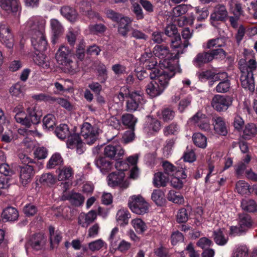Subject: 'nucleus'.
Wrapping results in <instances>:
<instances>
[{
	"mask_svg": "<svg viewBox=\"0 0 257 257\" xmlns=\"http://www.w3.org/2000/svg\"><path fill=\"white\" fill-rule=\"evenodd\" d=\"M213 235L215 242L218 245H224L228 241V238L224 236L221 229L215 231Z\"/></svg>",
	"mask_w": 257,
	"mask_h": 257,
	"instance_id": "5fc2aeb1",
	"label": "nucleus"
},
{
	"mask_svg": "<svg viewBox=\"0 0 257 257\" xmlns=\"http://www.w3.org/2000/svg\"><path fill=\"white\" fill-rule=\"evenodd\" d=\"M167 199L174 203L182 204L184 203V199L182 195L177 194L174 190H170L167 196Z\"/></svg>",
	"mask_w": 257,
	"mask_h": 257,
	"instance_id": "de8ad7c7",
	"label": "nucleus"
},
{
	"mask_svg": "<svg viewBox=\"0 0 257 257\" xmlns=\"http://www.w3.org/2000/svg\"><path fill=\"white\" fill-rule=\"evenodd\" d=\"M107 184L112 188L118 187L121 190L127 188L130 185L128 181L125 178L123 172H114L107 177Z\"/></svg>",
	"mask_w": 257,
	"mask_h": 257,
	"instance_id": "0eeeda50",
	"label": "nucleus"
},
{
	"mask_svg": "<svg viewBox=\"0 0 257 257\" xmlns=\"http://www.w3.org/2000/svg\"><path fill=\"white\" fill-rule=\"evenodd\" d=\"M227 11L224 6L217 5L211 14L210 19L214 21H223L227 16Z\"/></svg>",
	"mask_w": 257,
	"mask_h": 257,
	"instance_id": "5701e85b",
	"label": "nucleus"
},
{
	"mask_svg": "<svg viewBox=\"0 0 257 257\" xmlns=\"http://www.w3.org/2000/svg\"><path fill=\"white\" fill-rule=\"evenodd\" d=\"M16 121L26 126L29 127V121H28L27 114L25 112H20L16 114L15 116Z\"/></svg>",
	"mask_w": 257,
	"mask_h": 257,
	"instance_id": "e2e57ef3",
	"label": "nucleus"
},
{
	"mask_svg": "<svg viewBox=\"0 0 257 257\" xmlns=\"http://www.w3.org/2000/svg\"><path fill=\"white\" fill-rule=\"evenodd\" d=\"M124 151L122 147L117 143H113L106 146L104 149V155L111 159L119 158L123 156Z\"/></svg>",
	"mask_w": 257,
	"mask_h": 257,
	"instance_id": "ddd939ff",
	"label": "nucleus"
},
{
	"mask_svg": "<svg viewBox=\"0 0 257 257\" xmlns=\"http://www.w3.org/2000/svg\"><path fill=\"white\" fill-rule=\"evenodd\" d=\"M128 205L134 213L139 215L145 214L149 209V204L140 195H134L130 197Z\"/></svg>",
	"mask_w": 257,
	"mask_h": 257,
	"instance_id": "39448f33",
	"label": "nucleus"
},
{
	"mask_svg": "<svg viewBox=\"0 0 257 257\" xmlns=\"http://www.w3.org/2000/svg\"><path fill=\"white\" fill-rule=\"evenodd\" d=\"M197 76L201 81H205L210 79H214L215 80H223L228 77L227 74L225 72L216 74L210 70L198 72Z\"/></svg>",
	"mask_w": 257,
	"mask_h": 257,
	"instance_id": "4468645a",
	"label": "nucleus"
},
{
	"mask_svg": "<svg viewBox=\"0 0 257 257\" xmlns=\"http://www.w3.org/2000/svg\"><path fill=\"white\" fill-rule=\"evenodd\" d=\"M104 246H106V244L101 239H97L88 244L89 249L92 251L99 250Z\"/></svg>",
	"mask_w": 257,
	"mask_h": 257,
	"instance_id": "052dcab7",
	"label": "nucleus"
},
{
	"mask_svg": "<svg viewBox=\"0 0 257 257\" xmlns=\"http://www.w3.org/2000/svg\"><path fill=\"white\" fill-rule=\"evenodd\" d=\"M241 72L240 82L242 87L252 91L254 89V82L253 71L256 68V62L254 59H250L247 63L245 60L241 59L238 62Z\"/></svg>",
	"mask_w": 257,
	"mask_h": 257,
	"instance_id": "f03ea898",
	"label": "nucleus"
},
{
	"mask_svg": "<svg viewBox=\"0 0 257 257\" xmlns=\"http://www.w3.org/2000/svg\"><path fill=\"white\" fill-rule=\"evenodd\" d=\"M179 126L176 123H172L164 128V134L165 136L176 135L179 131Z\"/></svg>",
	"mask_w": 257,
	"mask_h": 257,
	"instance_id": "680f3d73",
	"label": "nucleus"
},
{
	"mask_svg": "<svg viewBox=\"0 0 257 257\" xmlns=\"http://www.w3.org/2000/svg\"><path fill=\"white\" fill-rule=\"evenodd\" d=\"M186 177V175L185 173V170L182 169L181 172H180V176H178L177 175H175L172 176L171 180V186L176 189H180L182 187L183 183L180 179H185Z\"/></svg>",
	"mask_w": 257,
	"mask_h": 257,
	"instance_id": "ea45409f",
	"label": "nucleus"
},
{
	"mask_svg": "<svg viewBox=\"0 0 257 257\" xmlns=\"http://www.w3.org/2000/svg\"><path fill=\"white\" fill-rule=\"evenodd\" d=\"M194 144L199 148H205L207 145V139L200 133H195L192 137Z\"/></svg>",
	"mask_w": 257,
	"mask_h": 257,
	"instance_id": "a18cd8bd",
	"label": "nucleus"
},
{
	"mask_svg": "<svg viewBox=\"0 0 257 257\" xmlns=\"http://www.w3.org/2000/svg\"><path fill=\"white\" fill-rule=\"evenodd\" d=\"M25 91V86L19 82L12 86L10 90V92L13 96L18 97L23 96Z\"/></svg>",
	"mask_w": 257,
	"mask_h": 257,
	"instance_id": "49530a36",
	"label": "nucleus"
},
{
	"mask_svg": "<svg viewBox=\"0 0 257 257\" xmlns=\"http://www.w3.org/2000/svg\"><path fill=\"white\" fill-rule=\"evenodd\" d=\"M256 127L254 123L246 124L243 131L242 137L245 139H250L256 134Z\"/></svg>",
	"mask_w": 257,
	"mask_h": 257,
	"instance_id": "79ce46f5",
	"label": "nucleus"
},
{
	"mask_svg": "<svg viewBox=\"0 0 257 257\" xmlns=\"http://www.w3.org/2000/svg\"><path fill=\"white\" fill-rule=\"evenodd\" d=\"M188 10V7L186 5H180L175 7L171 13L173 17H179L185 14Z\"/></svg>",
	"mask_w": 257,
	"mask_h": 257,
	"instance_id": "13d9d810",
	"label": "nucleus"
},
{
	"mask_svg": "<svg viewBox=\"0 0 257 257\" xmlns=\"http://www.w3.org/2000/svg\"><path fill=\"white\" fill-rule=\"evenodd\" d=\"M143 94L141 91H134L129 94V98L126 102L128 111L133 112L137 110L139 104L143 100Z\"/></svg>",
	"mask_w": 257,
	"mask_h": 257,
	"instance_id": "f8f14e48",
	"label": "nucleus"
},
{
	"mask_svg": "<svg viewBox=\"0 0 257 257\" xmlns=\"http://www.w3.org/2000/svg\"><path fill=\"white\" fill-rule=\"evenodd\" d=\"M129 213L124 209H120L118 210L116 213V219L120 224H126L127 219L129 218Z\"/></svg>",
	"mask_w": 257,
	"mask_h": 257,
	"instance_id": "4d7b16f0",
	"label": "nucleus"
},
{
	"mask_svg": "<svg viewBox=\"0 0 257 257\" xmlns=\"http://www.w3.org/2000/svg\"><path fill=\"white\" fill-rule=\"evenodd\" d=\"M34 175V172L33 166L27 165L21 167L20 178L21 183L23 185H26L30 182Z\"/></svg>",
	"mask_w": 257,
	"mask_h": 257,
	"instance_id": "a211bd4d",
	"label": "nucleus"
},
{
	"mask_svg": "<svg viewBox=\"0 0 257 257\" xmlns=\"http://www.w3.org/2000/svg\"><path fill=\"white\" fill-rule=\"evenodd\" d=\"M99 131L97 125H92L90 123L85 122L81 126L80 134L85 143L90 145L97 139Z\"/></svg>",
	"mask_w": 257,
	"mask_h": 257,
	"instance_id": "423d86ee",
	"label": "nucleus"
},
{
	"mask_svg": "<svg viewBox=\"0 0 257 257\" xmlns=\"http://www.w3.org/2000/svg\"><path fill=\"white\" fill-rule=\"evenodd\" d=\"M154 55L160 59V65L161 67L172 69V66L179 65L178 61L174 59H170L171 55L168 48L164 45H156L153 49Z\"/></svg>",
	"mask_w": 257,
	"mask_h": 257,
	"instance_id": "20e7f679",
	"label": "nucleus"
},
{
	"mask_svg": "<svg viewBox=\"0 0 257 257\" xmlns=\"http://www.w3.org/2000/svg\"><path fill=\"white\" fill-rule=\"evenodd\" d=\"M40 183L48 186L53 185L56 182V178L54 175L51 173L43 174L40 179Z\"/></svg>",
	"mask_w": 257,
	"mask_h": 257,
	"instance_id": "6e6d98bb",
	"label": "nucleus"
},
{
	"mask_svg": "<svg viewBox=\"0 0 257 257\" xmlns=\"http://www.w3.org/2000/svg\"><path fill=\"white\" fill-rule=\"evenodd\" d=\"M206 118V115L205 114H203L200 111H198L190 120L191 122L197 125L203 120H205Z\"/></svg>",
	"mask_w": 257,
	"mask_h": 257,
	"instance_id": "774afa93",
	"label": "nucleus"
},
{
	"mask_svg": "<svg viewBox=\"0 0 257 257\" xmlns=\"http://www.w3.org/2000/svg\"><path fill=\"white\" fill-rule=\"evenodd\" d=\"M50 239L51 243V248L54 249L58 246L62 238V233L58 231H55L52 226H50L49 228Z\"/></svg>",
	"mask_w": 257,
	"mask_h": 257,
	"instance_id": "c756f323",
	"label": "nucleus"
},
{
	"mask_svg": "<svg viewBox=\"0 0 257 257\" xmlns=\"http://www.w3.org/2000/svg\"><path fill=\"white\" fill-rule=\"evenodd\" d=\"M27 106V112L28 121H29V127L32 124H36L39 123L41 117L42 115V111L39 109L36 104L29 103H26Z\"/></svg>",
	"mask_w": 257,
	"mask_h": 257,
	"instance_id": "1a4fd4ad",
	"label": "nucleus"
},
{
	"mask_svg": "<svg viewBox=\"0 0 257 257\" xmlns=\"http://www.w3.org/2000/svg\"><path fill=\"white\" fill-rule=\"evenodd\" d=\"M43 127L44 129L50 131L54 129L56 124V118L54 115L49 114L46 115L43 119Z\"/></svg>",
	"mask_w": 257,
	"mask_h": 257,
	"instance_id": "58836bf2",
	"label": "nucleus"
},
{
	"mask_svg": "<svg viewBox=\"0 0 257 257\" xmlns=\"http://www.w3.org/2000/svg\"><path fill=\"white\" fill-rule=\"evenodd\" d=\"M212 60V56L210 51L198 53L193 60L194 64L200 67L202 64L208 63Z\"/></svg>",
	"mask_w": 257,
	"mask_h": 257,
	"instance_id": "bb28decb",
	"label": "nucleus"
},
{
	"mask_svg": "<svg viewBox=\"0 0 257 257\" xmlns=\"http://www.w3.org/2000/svg\"><path fill=\"white\" fill-rule=\"evenodd\" d=\"M132 11L135 14L137 20H142L144 18V13L141 6L138 4V3H134L132 4Z\"/></svg>",
	"mask_w": 257,
	"mask_h": 257,
	"instance_id": "338daca9",
	"label": "nucleus"
},
{
	"mask_svg": "<svg viewBox=\"0 0 257 257\" xmlns=\"http://www.w3.org/2000/svg\"><path fill=\"white\" fill-rule=\"evenodd\" d=\"M189 43L188 40H185L182 44L180 35L172 38L171 40V46L172 49L176 50V53L174 56L175 59H178L179 55L184 52V49L186 48Z\"/></svg>",
	"mask_w": 257,
	"mask_h": 257,
	"instance_id": "2eb2a0df",
	"label": "nucleus"
},
{
	"mask_svg": "<svg viewBox=\"0 0 257 257\" xmlns=\"http://www.w3.org/2000/svg\"><path fill=\"white\" fill-rule=\"evenodd\" d=\"M73 172L71 167H64L59 170L58 179L59 181L69 180L73 176Z\"/></svg>",
	"mask_w": 257,
	"mask_h": 257,
	"instance_id": "c03bdc74",
	"label": "nucleus"
},
{
	"mask_svg": "<svg viewBox=\"0 0 257 257\" xmlns=\"http://www.w3.org/2000/svg\"><path fill=\"white\" fill-rule=\"evenodd\" d=\"M132 20L127 17H123L118 21V32L123 36H126L129 31V27L132 23Z\"/></svg>",
	"mask_w": 257,
	"mask_h": 257,
	"instance_id": "cd10ccee",
	"label": "nucleus"
},
{
	"mask_svg": "<svg viewBox=\"0 0 257 257\" xmlns=\"http://www.w3.org/2000/svg\"><path fill=\"white\" fill-rule=\"evenodd\" d=\"M122 121L124 125H126L131 129H133L137 119L131 114H125L121 117Z\"/></svg>",
	"mask_w": 257,
	"mask_h": 257,
	"instance_id": "3c124183",
	"label": "nucleus"
},
{
	"mask_svg": "<svg viewBox=\"0 0 257 257\" xmlns=\"http://www.w3.org/2000/svg\"><path fill=\"white\" fill-rule=\"evenodd\" d=\"M164 68L165 70L162 71L155 69L150 72V76L151 79L155 80L159 86L165 90L169 85L170 79L176 73H180L181 69L179 65L172 66V69Z\"/></svg>",
	"mask_w": 257,
	"mask_h": 257,
	"instance_id": "7ed1b4c3",
	"label": "nucleus"
},
{
	"mask_svg": "<svg viewBox=\"0 0 257 257\" xmlns=\"http://www.w3.org/2000/svg\"><path fill=\"white\" fill-rule=\"evenodd\" d=\"M50 25L55 36H58L63 33L64 28L61 23L57 19H52L50 20Z\"/></svg>",
	"mask_w": 257,
	"mask_h": 257,
	"instance_id": "8fccbe9b",
	"label": "nucleus"
},
{
	"mask_svg": "<svg viewBox=\"0 0 257 257\" xmlns=\"http://www.w3.org/2000/svg\"><path fill=\"white\" fill-rule=\"evenodd\" d=\"M55 133L58 138L61 140L66 139L70 135L69 127L66 124H60L56 128Z\"/></svg>",
	"mask_w": 257,
	"mask_h": 257,
	"instance_id": "a19ab883",
	"label": "nucleus"
},
{
	"mask_svg": "<svg viewBox=\"0 0 257 257\" xmlns=\"http://www.w3.org/2000/svg\"><path fill=\"white\" fill-rule=\"evenodd\" d=\"M63 163V159L61 155L58 153H55L53 154L47 163L46 167L48 169H51L55 168L56 166H60Z\"/></svg>",
	"mask_w": 257,
	"mask_h": 257,
	"instance_id": "72a5a7b5",
	"label": "nucleus"
},
{
	"mask_svg": "<svg viewBox=\"0 0 257 257\" xmlns=\"http://www.w3.org/2000/svg\"><path fill=\"white\" fill-rule=\"evenodd\" d=\"M97 218L96 211L91 210L87 213H81L78 217V224L82 227L87 228L93 223Z\"/></svg>",
	"mask_w": 257,
	"mask_h": 257,
	"instance_id": "dca6fc26",
	"label": "nucleus"
},
{
	"mask_svg": "<svg viewBox=\"0 0 257 257\" xmlns=\"http://www.w3.org/2000/svg\"><path fill=\"white\" fill-rule=\"evenodd\" d=\"M66 199L72 205L79 206L83 204L85 198L80 193L71 192L66 196Z\"/></svg>",
	"mask_w": 257,
	"mask_h": 257,
	"instance_id": "2f4dec72",
	"label": "nucleus"
},
{
	"mask_svg": "<svg viewBox=\"0 0 257 257\" xmlns=\"http://www.w3.org/2000/svg\"><path fill=\"white\" fill-rule=\"evenodd\" d=\"M233 99L228 95H215L211 100V105L217 112H224L232 105Z\"/></svg>",
	"mask_w": 257,
	"mask_h": 257,
	"instance_id": "6e6552de",
	"label": "nucleus"
},
{
	"mask_svg": "<svg viewBox=\"0 0 257 257\" xmlns=\"http://www.w3.org/2000/svg\"><path fill=\"white\" fill-rule=\"evenodd\" d=\"M169 177L164 173L158 172L154 175L153 184L156 187H165L169 181Z\"/></svg>",
	"mask_w": 257,
	"mask_h": 257,
	"instance_id": "7c9ffc66",
	"label": "nucleus"
},
{
	"mask_svg": "<svg viewBox=\"0 0 257 257\" xmlns=\"http://www.w3.org/2000/svg\"><path fill=\"white\" fill-rule=\"evenodd\" d=\"M151 199L158 206H162L166 202L165 193L160 189H155L153 190L151 195Z\"/></svg>",
	"mask_w": 257,
	"mask_h": 257,
	"instance_id": "f704fd0d",
	"label": "nucleus"
},
{
	"mask_svg": "<svg viewBox=\"0 0 257 257\" xmlns=\"http://www.w3.org/2000/svg\"><path fill=\"white\" fill-rule=\"evenodd\" d=\"M61 15L71 23H74L78 19V14L75 9L69 6H64L60 10Z\"/></svg>",
	"mask_w": 257,
	"mask_h": 257,
	"instance_id": "412c9836",
	"label": "nucleus"
},
{
	"mask_svg": "<svg viewBox=\"0 0 257 257\" xmlns=\"http://www.w3.org/2000/svg\"><path fill=\"white\" fill-rule=\"evenodd\" d=\"M160 122L155 118H148L144 127V130L147 134H152L160 130Z\"/></svg>",
	"mask_w": 257,
	"mask_h": 257,
	"instance_id": "a878e982",
	"label": "nucleus"
},
{
	"mask_svg": "<svg viewBox=\"0 0 257 257\" xmlns=\"http://www.w3.org/2000/svg\"><path fill=\"white\" fill-rule=\"evenodd\" d=\"M146 86V92L151 97L160 95L165 90L153 79Z\"/></svg>",
	"mask_w": 257,
	"mask_h": 257,
	"instance_id": "4be33fe9",
	"label": "nucleus"
},
{
	"mask_svg": "<svg viewBox=\"0 0 257 257\" xmlns=\"http://www.w3.org/2000/svg\"><path fill=\"white\" fill-rule=\"evenodd\" d=\"M0 41L8 49L14 46V37L10 28L5 23L0 24Z\"/></svg>",
	"mask_w": 257,
	"mask_h": 257,
	"instance_id": "9d476101",
	"label": "nucleus"
},
{
	"mask_svg": "<svg viewBox=\"0 0 257 257\" xmlns=\"http://www.w3.org/2000/svg\"><path fill=\"white\" fill-rule=\"evenodd\" d=\"M46 21L39 16L30 18L25 24V30L31 35V42L34 49L39 53L33 56L34 62L44 69L49 68L50 64L43 53L47 49V42L44 36Z\"/></svg>",
	"mask_w": 257,
	"mask_h": 257,
	"instance_id": "f257e3e1",
	"label": "nucleus"
},
{
	"mask_svg": "<svg viewBox=\"0 0 257 257\" xmlns=\"http://www.w3.org/2000/svg\"><path fill=\"white\" fill-rule=\"evenodd\" d=\"M111 247L114 249H118L122 252H124L130 249L131 247V243L124 240H122L118 244L117 242L116 243V247Z\"/></svg>",
	"mask_w": 257,
	"mask_h": 257,
	"instance_id": "0e129e2a",
	"label": "nucleus"
},
{
	"mask_svg": "<svg viewBox=\"0 0 257 257\" xmlns=\"http://www.w3.org/2000/svg\"><path fill=\"white\" fill-rule=\"evenodd\" d=\"M248 249L246 246L240 245L234 249L232 257H248Z\"/></svg>",
	"mask_w": 257,
	"mask_h": 257,
	"instance_id": "603ef678",
	"label": "nucleus"
},
{
	"mask_svg": "<svg viewBox=\"0 0 257 257\" xmlns=\"http://www.w3.org/2000/svg\"><path fill=\"white\" fill-rule=\"evenodd\" d=\"M225 39L223 37L210 39L207 41L206 46H204V48L210 49L214 48L224 47L225 45Z\"/></svg>",
	"mask_w": 257,
	"mask_h": 257,
	"instance_id": "e433bc0d",
	"label": "nucleus"
},
{
	"mask_svg": "<svg viewBox=\"0 0 257 257\" xmlns=\"http://www.w3.org/2000/svg\"><path fill=\"white\" fill-rule=\"evenodd\" d=\"M252 225V220L250 216L246 213L240 214L238 216V226L246 231Z\"/></svg>",
	"mask_w": 257,
	"mask_h": 257,
	"instance_id": "c9c22d12",
	"label": "nucleus"
},
{
	"mask_svg": "<svg viewBox=\"0 0 257 257\" xmlns=\"http://www.w3.org/2000/svg\"><path fill=\"white\" fill-rule=\"evenodd\" d=\"M96 164L102 173L108 172L112 167L111 163L104 158H101L97 160Z\"/></svg>",
	"mask_w": 257,
	"mask_h": 257,
	"instance_id": "37998d69",
	"label": "nucleus"
},
{
	"mask_svg": "<svg viewBox=\"0 0 257 257\" xmlns=\"http://www.w3.org/2000/svg\"><path fill=\"white\" fill-rule=\"evenodd\" d=\"M241 207L243 210L247 212H253L257 211V204L252 199H243L241 202Z\"/></svg>",
	"mask_w": 257,
	"mask_h": 257,
	"instance_id": "4c0bfd02",
	"label": "nucleus"
},
{
	"mask_svg": "<svg viewBox=\"0 0 257 257\" xmlns=\"http://www.w3.org/2000/svg\"><path fill=\"white\" fill-rule=\"evenodd\" d=\"M235 189L237 192L241 195L250 192L249 185L243 180H239L236 183Z\"/></svg>",
	"mask_w": 257,
	"mask_h": 257,
	"instance_id": "864d4df0",
	"label": "nucleus"
},
{
	"mask_svg": "<svg viewBox=\"0 0 257 257\" xmlns=\"http://www.w3.org/2000/svg\"><path fill=\"white\" fill-rule=\"evenodd\" d=\"M162 167L164 169V173L167 175V176H173L175 175H177L178 176H180V172L182 171L183 168H181L180 170H177L176 168L168 161H165L163 163Z\"/></svg>",
	"mask_w": 257,
	"mask_h": 257,
	"instance_id": "473e14b6",
	"label": "nucleus"
},
{
	"mask_svg": "<svg viewBox=\"0 0 257 257\" xmlns=\"http://www.w3.org/2000/svg\"><path fill=\"white\" fill-rule=\"evenodd\" d=\"M19 216L18 211L14 207H10L4 210L2 214V219L5 221L16 220Z\"/></svg>",
	"mask_w": 257,
	"mask_h": 257,
	"instance_id": "c85d7f7f",
	"label": "nucleus"
},
{
	"mask_svg": "<svg viewBox=\"0 0 257 257\" xmlns=\"http://www.w3.org/2000/svg\"><path fill=\"white\" fill-rule=\"evenodd\" d=\"M215 132L219 135L225 136L227 133L226 124L224 119L221 116H214L212 119Z\"/></svg>",
	"mask_w": 257,
	"mask_h": 257,
	"instance_id": "6ab92c4d",
	"label": "nucleus"
},
{
	"mask_svg": "<svg viewBox=\"0 0 257 257\" xmlns=\"http://www.w3.org/2000/svg\"><path fill=\"white\" fill-rule=\"evenodd\" d=\"M221 81L217 84L215 88L216 91L218 93H225L230 88V82L227 78Z\"/></svg>",
	"mask_w": 257,
	"mask_h": 257,
	"instance_id": "bf43d9fd",
	"label": "nucleus"
},
{
	"mask_svg": "<svg viewBox=\"0 0 257 257\" xmlns=\"http://www.w3.org/2000/svg\"><path fill=\"white\" fill-rule=\"evenodd\" d=\"M0 7L8 13L20 16L21 6L19 0H0Z\"/></svg>",
	"mask_w": 257,
	"mask_h": 257,
	"instance_id": "9b49d317",
	"label": "nucleus"
},
{
	"mask_svg": "<svg viewBox=\"0 0 257 257\" xmlns=\"http://www.w3.org/2000/svg\"><path fill=\"white\" fill-rule=\"evenodd\" d=\"M131 224L138 233H143L147 228L146 223L140 218L133 219Z\"/></svg>",
	"mask_w": 257,
	"mask_h": 257,
	"instance_id": "09e8293b",
	"label": "nucleus"
},
{
	"mask_svg": "<svg viewBox=\"0 0 257 257\" xmlns=\"http://www.w3.org/2000/svg\"><path fill=\"white\" fill-rule=\"evenodd\" d=\"M45 243V239L43 235L37 234L31 238L28 245L31 246L34 249L38 250L43 247Z\"/></svg>",
	"mask_w": 257,
	"mask_h": 257,
	"instance_id": "393cba45",
	"label": "nucleus"
},
{
	"mask_svg": "<svg viewBox=\"0 0 257 257\" xmlns=\"http://www.w3.org/2000/svg\"><path fill=\"white\" fill-rule=\"evenodd\" d=\"M175 116V112L169 108H165L162 111V118L164 121L172 120Z\"/></svg>",
	"mask_w": 257,
	"mask_h": 257,
	"instance_id": "69168bd1",
	"label": "nucleus"
},
{
	"mask_svg": "<svg viewBox=\"0 0 257 257\" xmlns=\"http://www.w3.org/2000/svg\"><path fill=\"white\" fill-rule=\"evenodd\" d=\"M67 146L71 149L76 148V151L78 154H82L84 152V144L77 134H74L69 137Z\"/></svg>",
	"mask_w": 257,
	"mask_h": 257,
	"instance_id": "f3484780",
	"label": "nucleus"
},
{
	"mask_svg": "<svg viewBox=\"0 0 257 257\" xmlns=\"http://www.w3.org/2000/svg\"><path fill=\"white\" fill-rule=\"evenodd\" d=\"M61 69L66 73L74 74L79 71L78 62L74 61L72 58L61 65Z\"/></svg>",
	"mask_w": 257,
	"mask_h": 257,
	"instance_id": "b1692460",
	"label": "nucleus"
},
{
	"mask_svg": "<svg viewBox=\"0 0 257 257\" xmlns=\"http://www.w3.org/2000/svg\"><path fill=\"white\" fill-rule=\"evenodd\" d=\"M55 56L58 63L61 65L72 58V53L68 47L61 46L58 50Z\"/></svg>",
	"mask_w": 257,
	"mask_h": 257,
	"instance_id": "aec40b11",
	"label": "nucleus"
}]
</instances>
